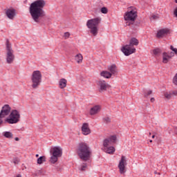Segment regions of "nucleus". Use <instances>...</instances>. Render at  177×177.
Returning <instances> with one entry per match:
<instances>
[{
    "label": "nucleus",
    "mask_w": 177,
    "mask_h": 177,
    "mask_svg": "<svg viewBox=\"0 0 177 177\" xmlns=\"http://www.w3.org/2000/svg\"><path fill=\"white\" fill-rule=\"evenodd\" d=\"M45 5H46L45 0H37L30 5L29 12L35 23H39L41 19L46 16L45 10H44Z\"/></svg>",
    "instance_id": "obj_1"
},
{
    "label": "nucleus",
    "mask_w": 177,
    "mask_h": 177,
    "mask_svg": "<svg viewBox=\"0 0 177 177\" xmlns=\"http://www.w3.org/2000/svg\"><path fill=\"white\" fill-rule=\"evenodd\" d=\"M77 152L80 158L83 160V161H88L89 157H91V154H92L91 147H89V145L86 142L79 143Z\"/></svg>",
    "instance_id": "obj_2"
},
{
    "label": "nucleus",
    "mask_w": 177,
    "mask_h": 177,
    "mask_svg": "<svg viewBox=\"0 0 177 177\" xmlns=\"http://www.w3.org/2000/svg\"><path fill=\"white\" fill-rule=\"evenodd\" d=\"M138 45H139V40L136 37H131L129 40V44L122 46L121 50L125 56H129L136 52L135 46H138Z\"/></svg>",
    "instance_id": "obj_3"
},
{
    "label": "nucleus",
    "mask_w": 177,
    "mask_h": 177,
    "mask_svg": "<svg viewBox=\"0 0 177 177\" xmlns=\"http://www.w3.org/2000/svg\"><path fill=\"white\" fill-rule=\"evenodd\" d=\"M101 21L102 18L100 17H96L87 21L86 26L88 28H89L91 34H92L94 37H96L99 32L97 26H99V24Z\"/></svg>",
    "instance_id": "obj_4"
},
{
    "label": "nucleus",
    "mask_w": 177,
    "mask_h": 177,
    "mask_svg": "<svg viewBox=\"0 0 177 177\" xmlns=\"http://www.w3.org/2000/svg\"><path fill=\"white\" fill-rule=\"evenodd\" d=\"M20 118H21L20 111L16 109H13L11 111L8 116L5 119V122L6 124L13 125V124H17L20 122Z\"/></svg>",
    "instance_id": "obj_5"
},
{
    "label": "nucleus",
    "mask_w": 177,
    "mask_h": 177,
    "mask_svg": "<svg viewBox=\"0 0 177 177\" xmlns=\"http://www.w3.org/2000/svg\"><path fill=\"white\" fill-rule=\"evenodd\" d=\"M6 60L8 64H12L13 62H15V51L12 48V44L7 39L6 42Z\"/></svg>",
    "instance_id": "obj_6"
},
{
    "label": "nucleus",
    "mask_w": 177,
    "mask_h": 177,
    "mask_svg": "<svg viewBox=\"0 0 177 177\" xmlns=\"http://www.w3.org/2000/svg\"><path fill=\"white\" fill-rule=\"evenodd\" d=\"M52 155L50 158V162L51 164H56L59 158L63 156V149L60 147H54L50 151Z\"/></svg>",
    "instance_id": "obj_7"
},
{
    "label": "nucleus",
    "mask_w": 177,
    "mask_h": 177,
    "mask_svg": "<svg viewBox=\"0 0 177 177\" xmlns=\"http://www.w3.org/2000/svg\"><path fill=\"white\" fill-rule=\"evenodd\" d=\"M31 81H32V88L33 89H37L41 85V82H42V74L39 71H34L32 76H31Z\"/></svg>",
    "instance_id": "obj_8"
},
{
    "label": "nucleus",
    "mask_w": 177,
    "mask_h": 177,
    "mask_svg": "<svg viewBox=\"0 0 177 177\" xmlns=\"http://www.w3.org/2000/svg\"><path fill=\"white\" fill-rule=\"evenodd\" d=\"M127 161V156H122L118 165L119 172L121 175H124V174L127 172V170L125 169L127 165H128V162Z\"/></svg>",
    "instance_id": "obj_9"
},
{
    "label": "nucleus",
    "mask_w": 177,
    "mask_h": 177,
    "mask_svg": "<svg viewBox=\"0 0 177 177\" xmlns=\"http://www.w3.org/2000/svg\"><path fill=\"white\" fill-rule=\"evenodd\" d=\"M138 17V12L136 10H131L124 15V20L126 21H135Z\"/></svg>",
    "instance_id": "obj_10"
},
{
    "label": "nucleus",
    "mask_w": 177,
    "mask_h": 177,
    "mask_svg": "<svg viewBox=\"0 0 177 177\" xmlns=\"http://www.w3.org/2000/svg\"><path fill=\"white\" fill-rule=\"evenodd\" d=\"M12 108L9 104H5L1 107V117H6V115H9L10 113H12Z\"/></svg>",
    "instance_id": "obj_11"
},
{
    "label": "nucleus",
    "mask_w": 177,
    "mask_h": 177,
    "mask_svg": "<svg viewBox=\"0 0 177 177\" xmlns=\"http://www.w3.org/2000/svg\"><path fill=\"white\" fill-rule=\"evenodd\" d=\"M116 140H117V136H111V137L104 140L103 141L104 148L109 147L110 145H113V143H115Z\"/></svg>",
    "instance_id": "obj_12"
},
{
    "label": "nucleus",
    "mask_w": 177,
    "mask_h": 177,
    "mask_svg": "<svg viewBox=\"0 0 177 177\" xmlns=\"http://www.w3.org/2000/svg\"><path fill=\"white\" fill-rule=\"evenodd\" d=\"M97 85L98 86L99 92H104L107 91V88H109V84H107L104 80L97 81Z\"/></svg>",
    "instance_id": "obj_13"
},
{
    "label": "nucleus",
    "mask_w": 177,
    "mask_h": 177,
    "mask_svg": "<svg viewBox=\"0 0 177 177\" xmlns=\"http://www.w3.org/2000/svg\"><path fill=\"white\" fill-rule=\"evenodd\" d=\"M6 15L10 20H15V17H16V10L15 8H9L6 11Z\"/></svg>",
    "instance_id": "obj_14"
},
{
    "label": "nucleus",
    "mask_w": 177,
    "mask_h": 177,
    "mask_svg": "<svg viewBox=\"0 0 177 177\" xmlns=\"http://www.w3.org/2000/svg\"><path fill=\"white\" fill-rule=\"evenodd\" d=\"M82 132L84 136L89 135L91 133V129H89V124L84 123L82 124Z\"/></svg>",
    "instance_id": "obj_15"
},
{
    "label": "nucleus",
    "mask_w": 177,
    "mask_h": 177,
    "mask_svg": "<svg viewBox=\"0 0 177 177\" xmlns=\"http://www.w3.org/2000/svg\"><path fill=\"white\" fill-rule=\"evenodd\" d=\"M126 26H131V28L133 30H135L136 28H138V27H139V26H140V21H127L126 22Z\"/></svg>",
    "instance_id": "obj_16"
},
{
    "label": "nucleus",
    "mask_w": 177,
    "mask_h": 177,
    "mask_svg": "<svg viewBox=\"0 0 177 177\" xmlns=\"http://www.w3.org/2000/svg\"><path fill=\"white\" fill-rule=\"evenodd\" d=\"M108 70L110 71L109 73L111 74V75H114L118 73V69L117 68V66L115 64L109 66Z\"/></svg>",
    "instance_id": "obj_17"
},
{
    "label": "nucleus",
    "mask_w": 177,
    "mask_h": 177,
    "mask_svg": "<svg viewBox=\"0 0 177 177\" xmlns=\"http://www.w3.org/2000/svg\"><path fill=\"white\" fill-rule=\"evenodd\" d=\"M169 32L168 29H161L158 30L156 35L157 38H162V37L167 35V34Z\"/></svg>",
    "instance_id": "obj_18"
},
{
    "label": "nucleus",
    "mask_w": 177,
    "mask_h": 177,
    "mask_svg": "<svg viewBox=\"0 0 177 177\" xmlns=\"http://www.w3.org/2000/svg\"><path fill=\"white\" fill-rule=\"evenodd\" d=\"M99 111H100V106L96 105L91 109L90 115H95V114H97Z\"/></svg>",
    "instance_id": "obj_19"
},
{
    "label": "nucleus",
    "mask_w": 177,
    "mask_h": 177,
    "mask_svg": "<svg viewBox=\"0 0 177 177\" xmlns=\"http://www.w3.org/2000/svg\"><path fill=\"white\" fill-rule=\"evenodd\" d=\"M59 86L60 89H64L67 86V80L62 78L59 81Z\"/></svg>",
    "instance_id": "obj_20"
},
{
    "label": "nucleus",
    "mask_w": 177,
    "mask_h": 177,
    "mask_svg": "<svg viewBox=\"0 0 177 177\" xmlns=\"http://www.w3.org/2000/svg\"><path fill=\"white\" fill-rule=\"evenodd\" d=\"M105 153H107L108 154H113L114 151H115V148L114 147H106L103 149Z\"/></svg>",
    "instance_id": "obj_21"
},
{
    "label": "nucleus",
    "mask_w": 177,
    "mask_h": 177,
    "mask_svg": "<svg viewBox=\"0 0 177 177\" xmlns=\"http://www.w3.org/2000/svg\"><path fill=\"white\" fill-rule=\"evenodd\" d=\"M171 57H169V55H168V53L165 52L162 53V63H168Z\"/></svg>",
    "instance_id": "obj_22"
},
{
    "label": "nucleus",
    "mask_w": 177,
    "mask_h": 177,
    "mask_svg": "<svg viewBox=\"0 0 177 177\" xmlns=\"http://www.w3.org/2000/svg\"><path fill=\"white\" fill-rule=\"evenodd\" d=\"M75 60L80 64V63H82V60H84V57H82V55L79 53L75 56Z\"/></svg>",
    "instance_id": "obj_23"
},
{
    "label": "nucleus",
    "mask_w": 177,
    "mask_h": 177,
    "mask_svg": "<svg viewBox=\"0 0 177 177\" xmlns=\"http://www.w3.org/2000/svg\"><path fill=\"white\" fill-rule=\"evenodd\" d=\"M100 75L101 77H104V78H111L112 75L111 73L109 71H102L101 73H100Z\"/></svg>",
    "instance_id": "obj_24"
},
{
    "label": "nucleus",
    "mask_w": 177,
    "mask_h": 177,
    "mask_svg": "<svg viewBox=\"0 0 177 177\" xmlns=\"http://www.w3.org/2000/svg\"><path fill=\"white\" fill-rule=\"evenodd\" d=\"M3 136L7 139H13V133L10 131H6L3 133Z\"/></svg>",
    "instance_id": "obj_25"
},
{
    "label": "nucleus",
    "mask_w": 177,
    "mask_h": 177,
    "mask_svg": "<svg viewBox=\"0 0 177 177\" xmlns=\"http://www.w3.org/2000/svg\"><path fill=\"white\" fill-rule=\"evenodd\" d=\"M46 162V157L45 156H40L39 158L37 160V164L41 165V164H44V162Z\"/></svg>",
    "instance_id": "obj_26"
},
{
    "label": "nucleus",
    "mask_w": 177,
    "mask_h": 177,
    "mask_svg": "<svg viewBox=\"0 0 177 177\" xmlns=\"http://www.w3.org/2000/svg\"><path fill=\"white\" fill-rule=\"evenodd\" d=\"M153 55H155V56H158V55H160V53H161V50L160 48L154 49L153 50Z\"/></svg>",
    "instance_id": "obj_27"
},
{
    "label": "nucleus",
    "mask_w": 177,
    "mask_h": 177,
    "mask_svg": "<svg viewBox=\"0 0 177 177\" xmlns=\"http://www.w3.org/2000/svg\"><path fill=\"white\" fill-rule=\"evenodd\" d=\"M103 122H105V124H110V122H111V119L106 116L103 118Z\"/></svg>",
    "instance_id": "obj_28"
},
{
    "label": "nucleus",
    "mask_w": 177,
    "mask_h": 177,
    "mask_svg": "<svg viewBox=\"0 0 177 177\" xmlns=\"http://www.w3.org/2000/svg\"><path fill=\"white\" fill-rule=\"evenodd\" d=\"M151 93H153V91L149 90L148 91H147L144 93V96H145V97H149V96H150V95H151Z\"/></svg>",
    "instance_id": "obj_29"
},
{
    "label": "nucleus",
    "mask_w": 177,
    "mask_h": 177,
    "mask_svg": "<svg viewBox=\"0 0 177 177\" xmlns=\"http://www.w3.org/2000/svg\"><path fill=\"white\" fill-rule=\"evenodd\" d=\"M12 162L15 165H17V164H19V162H20V159H19V158H14L13 160H12Z\"/></svg>",
    "instance_id": "obj_30"
},
{
    "label": "nucleus",
    "mask_w": 177,
    "mask_h": 177,
    "mask_svg": "<svg viewBox=\"0 0 177 177\" xmlns=\"http://www.w3.org/2000/svg\"><path fill=\"white\" fill-rule=\"evenodd\" d=\"M108 12H109V11H108V10H107V8H106V7H102V8H101V12L103 13L104 15L107 14Z\"/></svg>",
    "instance_id": "obj_31"
},
{
    "label": "nucleus",
    "mask_w": 177,
    "mask_h": 177,
    "mask_svg": "<svg viewBox=\"0 0 177 177\" xmlns=\"http://www.w3.org/2000/svg\"><path fill=\"white\" fill-rule=\"evenodd\" d=\"M172 93H165V97H166V99H171V97H172Z\"/></svg>",
    "instance_id": "obj_32"
},
{
    "label": "nucleus",
    "mask_w": 177,
    "mask_h": 177,
    "mask_svg": "<svg viewBox=\"0 0 177 177\" xmlns=\"http://www.w3.org/2000/svg\"><path fill=\"white\" fill-rule=\"evenodd\" d=\"M88 166L86 165V164H84L83 165H82V167H80V171H85V169H86V167Z\"/></svg>",
    "instance_id": "obj_33"
},
{
    "label": "nucleus",
    "mask_w": 177,
    "mask_h": 177,
    "mask_svg": "<svg viewBox=\"0 0 177 177\" xmlns=\"http://www.w3.org/2000/svg\"><path fill=\"white\" fill-rule=\"evenodd\" d=\"M170 49H171V50L174 52L175 55H177V48H175L173 47V46H171Z\"/></svg>",
    "instance_id": "obj_34"
},
{
    "label": "nucleus",
    "mask_w": 177,
    "mask_h": 177,
    "mask_svg": "<svg viewBox=\"0 0 177 177\" xmlns=\"http://www.w3.org/2000/svg\"><path fill=\"white\" fill-rule=\"evenodd\" d=\"M167 54L169 55V57H170V59L175 56V53L174 52H170V53H168Z\"/></svg>",
    "instance_id": "obj_35"
},
{
    "label": "nucleus",
    "mask_w": 177,
    "mask_h": 177,
    "mask_svg": "<svg viewBox=\"0 0 177 177\" xmlns=\"http://www.w3.org/2000/svg\"><path fill=\"white\" fill-rule=\"evenodd\" d=\"M64 37L65 39H67V38H68L70 37V32H65Z\"/></svg>",
    "instance_id": "obj_36"
},
{
    "label": "nucleus",
    "mask_w": 177,
    "mask_h": 177,
    "mask_svg": "<svg viewBox=\"0 0 177 177\" xmlns=\"http://www.w3.org/2000/svg\"><path fill=\"white\" fill-rule=\"evenodd\" d=\"M171 95H174V96H177V89L174 90L171 92Z\"/></svg>",
    "instance_id": "obj_37"
},
{
    "label": "nucleus",
    "mask_w": 177,
    "mask_h": 177,
    "mask_svg": "<svg viewBox=\"0 0 177 177\" xmlns=\"http://www.w3.org/2000/svg\"><path fill=\"white\" fill-rule=\"evenodd\" d=\"M152 19H153V20H156V19H158V16H157V15H152Z\"/></svg>",
    "instance_id": "obj_38"
},
{
    "label": "nucleus",
    "mask_w": 177,
    "mask_h": 177,
    "mask_svg": "<svg viewBox=\"0 0 177 177\" xmlns=\"http://www.w3.org/2000/svg\"><path fill=\"white\" fill-rule=\"evenodd\" d=\"M174 15L177 17V8L174 10Z\"/></svg>",
    "instance_id": "obj_39"
},
{
    "label": "nucleus",
    "mask_w": 177,
    "mask_h": 177,
    "mask_svg": "<svg viewBox=\"0 0 177 177\" xmlns=\"http://www.w3.org/2000/svg\"><path fill=\"white\" fill-rule=\"evenodd\" d=\"M174 133L177 135V127H174Z\"/></svg>",
    "instance_id": "obj_40"
},
{
    "label": "nucleus",
    "mask_w": 177,
    "mask_h": 177,
    "mask_svg": "<svg viewBox=\"0 0 177 177\" xmlns=\"http://www.w3.org/2000/svg\"><path fill=\"white\" fill-rule=\"evenodd\" d=\"M155 100L154 97L151 98V103H154Z\"/></svg>",
    "instance_id": "obj_41"
},
{
    "label": "nucleus",
    "mask_w": 177,
    "mask_h": 177,
    "mask_svg": "<svg viewBox=\"0 0 177 177\" xmlns=\"http://www.w3.org/2000/svg\"><path fill=\"white\" fill-rule=\"evenodd\" d=\"M15 140H16L17 142H19V138L16 137V138H15Z\"/></svg>",
    "instance_id": "obj_42"
},
{
    "label": "nucleus",
    "mask_w": 177,
    "mask_h": 177,
    "mask_svg": "<svg viewBox=\"0 0 177 177\" xmlns=\"http://www.w3.org/2000/svg\"><path fill=\"white\" fill-rule=\"evenodd\" d=\"M34 175L35 176H38V173H35Z\"/></svg>",
    "instance_id": "obj_43"
},
{
    "label": "nucleus",
    "mask_w": 177,
    "mask_h": 177,
    "mask_svg": "<svg viewBox=\"0 0 177 177\" xmlns=\"http://www.w3.org/2000/svg\"><path fill=\"white\" fill-rule=\"evenodd\" d=\"M16 177H21V175L18 174V175H17V176H16Z\"/></svg>",
    "instance_id": "obj_44"
},
{
    "label": "nucleus",
    "mask_w": 177,
    "mask_h": 177,
    "mask_svg": "<svg viewBox=\"0 0 177 177\" xmlns=\"http://www.w3.org/2000/svg\"><path fill=\"white\" fill-rule=\"evenodd\" d=\"M154 138H156V136L153 135L152 136V139H154Z\"/></svg>",
    "instance_id": "obj_45"
},
{
    "label": "nucleus",
    "mask_w": 177,
    "mask_h": 177,
    "mask_svg": "<svg viewBox=\"0 0 177 177\" xmlns=\"http://www.w3.org/2000/svg\"><path fill=\"white\" fill-rule=\"evenodd\" d=\"M37 174H41V170L37 171Z\"/></svg>",
    "instance_id": "obj_46"
},
{
    "label": "nucleus",
    "mask_w": 177,
    "mask_h": 177,
    "mask_svg": "<svg viewBox=\"0 0 177 177\" xmlns=\"http://www.w3.org/2000/svg\"><path fill=\"white\" fill-rule=\"evenodd\" d=\"M36 157H39V154H36Z\"/></svg>",
    "instance_id": "obj_47"
},
{
    "label": "nucleus",
    "mask_w": 177,
    "mask_h": 177,
    "mask_svg": "<svg viewBox=\"0 0 177 177\" xmlns=\"http://www.w3.org/2000/svg\"><path fill=\"white\" fill-rule=\"evenodd\" d=\"M149 142H150V143H151L153 142V140H150Z\"/></svg>",
    "instance_id": "obj_48"
},
{
    "label": "nucleus",
    "mask_w": 177,
    "mask_h": 177,
    "mask_svg": "<svg viewBox=\"0 0 177 177\" xmlns=\"http://www.w3.org/2000/svg\"><path fill=\"white\" fill-rule=\"evenodd\" d=\"M176 3H177V0H175Z\"/></svg>",
    "instance_id": "obj_49"
},
{
    "label": "nucleus",
    "mask_w": 177,
    "mask_h": 177,
    "mask_svg": "<svg viewBox=\"0 0 177 177\" xmlns=\"http://www.w3.org/2000/svg\"><path fill=\"white\" fill-rule=\"evenodd\" d=\"M149 135H151V133H149Z\"/></svg>",
    "instance_id": "obj_50"
},
{
    "label": "nucleus",
    "mask_w": 177,
    "mask_h": 177,
    "mask_svg": "<svg viewBox=\"0 0 177 177\" xmlns=\"http://www.w3.org/2000/svg\"><path fill=\"white\" fill-rule=\"evenodd\" d=\"M1 124H2V121L1 122Z\"/></svg>",
    "instance_id": "obj_51"
}]
</instances>
